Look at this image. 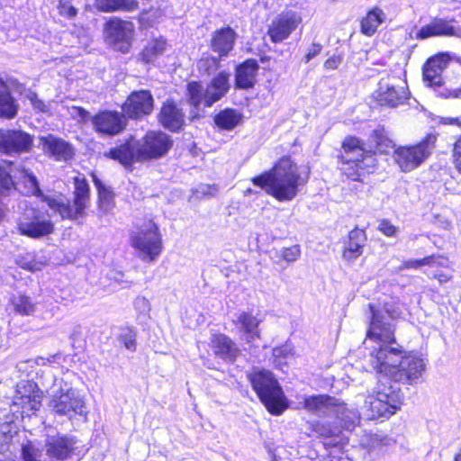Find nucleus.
Wrapping results in <instances>:
<instances>
[{"label":"nucleus","mask_w":461,"mask_h":461,"mask_svg":"<svg viewBox=\"0 0 461 461\" xmlns=\"http://www.w3.org/2000/svg\"><path fill=\"white\" fill-rule=\"evenodd\" d=\"M370 136L374 149H366L365 141L355 135H347L341 140L336 159L341 176L347 180L363 183L377 167V153L385 154L393 146L382 125L372 131Z\"/></svg>","instance_id":"1"},{"label":"nucleus","mask_w":461,"mask_h":461,"mask_svg":"<svg viewBox=\"0 0 461 461\" xmlns=\"http://www.w3.org/2000/svg\"><path fill=\"white\" fill-rule=\"evenodd\" d=\"M237 33L230 25L222 26L212 32L209 41L211 50L222 59L227 58L234 50Z\"/></svg>","instance_id":"29"},{"label":"nucleus","mask_w":461,"mask_h":461,"mask_svg":"<svg viewBox=\"0 0 461 461\" xmlns=\"http://www.w3.org/2000/svg\"><path fill=\"white\" fill-rule=\"evenodd\" d=\"M8 303L15 315L31 316L36 312L37 303L25 293L12 295Z\"/></svg>","instance_id":"38"},{"label":"nucleus","mask_w":461,"mask_h":461,"mask_svg":"<svg viewBox=\"0 0 461 461\" xmlns=\"http://www.w3.org/2000/svg\"><path fill=\"white\" fill-rule=\"evenodd\" d=\"M377 230L385 237L393 238L396 235L398 228L393 225L390 220L382 219L379 221Z\"/></svg>","instance_id":"50"},{"label":"nucleus","mask_w":461,"mask_h":461,"mask_svg":"<svg viewBox=\"0 0 461 461\" xmlns=\"http://www.w3.org/2000/svg\"><path fill=\"white\" fill-rule=\"evenodd\" d=\"M40 141L43 150L57 161L67 162L75 157L73 145L60 137L48 134L47 136L41 137Z\"/></svg>","instance_id":"31"},{"label":"nucleus","mask_w":461,"mask_h":461,"mask_svg":"<svg viewBox=\"0 0 461 461\" xmlns=\"http://www.w3.org/2000/svg\"><path fill=\"white\" fill-rule=\"evenodd\" d=\"M94 131L102 137H115L128 126L126 115L117 110H99L91 117Z\"/></svg>","instance_id":"16"},{"label":"nucleus","mask_w":461,"mask_h":461,"mask_svg":"<svg viewBox=\"0 0 461 461\" xmlns=\"http://www.w3.org/2000/svg\"><path fill=\"white\" fill-rule=\"evenodd\" d=\"M95 6L102 13H131L139 8L137 0H95Z\"/></svg>","instance_id":"37"},{"label":"nucleus","mask_w":461,"mask_h":461,"mask_svg":"<svg viewBox=\"0 0 461 461\" xmlns=\"http://www.w3.org/2000/svg\"><path fill=\"white\" fill-rule=\"evenodd\" d=\"M77 440L66 435L52 437L46 442L47 455L56 460L64 461L75 455Z\"/></svg>","instance_id":"32"},{"label":"nucleus","mask_w":461,"mask_h":461,"mask_svg":"<svg viewBox=\"0 0 461 461\" xmlns=\"http://www.w3.org/2000/svg\"><path fill=\"white\" fill-rule=\"evenodd\" d=\"M253 391L267 411L279 416L288 409L289 403L275 375L265 368L254 367L247 375Z\"/></svg>","instance_id":"5"},{"label":"nucleus","mask_w":461,"mask_h":461,"mask_svg":"<svg viewBox=\"0 0 461 461\" xmlns=\"http://www.w3.org/2000/svg\"><path fill=\"white\" fill-rule=\"evenodd\" d=\"M310 169L301 172L300 167L291 155L281 156L268 170L251 177V183L265 190L278 202L295 198L300 187L307 184Z\"/></svg>","instance_id":"3"},{"label":"nucleus","mask_w":461,"mask_h":461,"mask_svg":"<svg viewBox=\"0 0 461 461\" xmlns=\"http://www.w3.org/2000/svg\"><path fill=\"white\" fill-rule=\"evenodd\" d=\"M155 107V100L149 89L131 91L121 105V110L126 115V120L141 121L149 116Z\"/></svg>","instance_id":"14"},{"label":"nucleus","mask_w":461,"mask_h":461,"mask_svg":"<svg viewBox=\"0 0 461 461\" xmlns=\"http://www.w3.org/2000/svg\"><path fill=\"white\" fill-rule=\"evenodd\" d=\"M222 58L218 55L203 53L195 61V68L201 77H213L203 87L199 80H189L185 84V102L190 106V121L202 117L201 106L210 108L227 95L230 89V75L226 70H220Z\"/></svg>","instance_id":"2"},{"label":"nucleus","mask_w":461,"mask_h":461,"mask_svg":"<svg viewBox=\"0 0 461 461\" xmlns=\"http://www.w3.org/2000/svg\"><path fill=\"white\" fill-rule=\"evenodd\" d=\"M118 340L129 350L135 351L137 348L136 331L133 328L126 327L122 330Z\"/></svg>","instance_id":"45"},{"label":"nucleus","mask_w":461,"mask_h":461,"mask_svg":"<svg viewBox=\"0 0 461 461\" xmlns=\"http://www.w3.org/2000/svg\"><path fill=\"white\" fill-rule=\"evenodd\" d=\"M259 68L258 61L254 58L238 63L234 68V87L239 90L253 89L258 83Z\"/></svg>","instance_id":"28"},{"label":"nucleus","mask_w":461,"mask_h":461,"mask_svg":"<svg viewBox=\"0 0 461 461\" xmlns=\"http://www.w3.org/2000/svg\"><path fill=\"white\" fill-rule=\"evenodd\" d=\"M72 199H68L62 194L57 196L45 195L42 201L56 212L61 220L80 221L87 215L91 203L90 185L84 175L78 174L72 178Z\"/></svg>","instance_id":"4"},{"label":"nucleus","mask_w":461,"mask_h":461,"mask_svg":"<svg viewBox=\"0 0 461 461\" xmlns=\"http://www.w3.org/2000/svg\"><path fill=\"white\" fill-rule=\"evenodd\" d=\"M27 97L37 113H48L50 112L48 105L43 100L39 98L35 92H31Z\"/></svg>","instance_id":"51"},{"label":"nucleus","mask_w":461,"mask_h":461,"mask_svg":"<svg viewBox=\"0 0 461 461\" xmlns=\"http://www.w3.org/2000/svg\"><path fill=\"white\" fill-rule=\"evenodd\" d=\"M173 146L172 138L162 131H148L138 143L140 163L165 157Z\"/></svg>","instance_id":"13"},{"label":"nucleus","mask_w":461,"mask_h":461,"mask_svg":"<svg viewBox=\"0 0 461 461\" xmlns=\"http://www.w3.org/2000/svg\"><path fill=\"white\" fill-rule=\"evenodd\" d=\"M130 244L142 261L151 263L158 259L164 246L158 226L153 218L145 216L141 219L130 238Z\"/></svg>","instance_id":"6"},{"label":"nucleus","mask_w":461,"mask_h":461,"mask_svg":"<svg viewBox=\"0 0 461 461\" xmlns=\"http://www.w3.org/2000/svg\"><path fill=\"white\" fill-rule=\"evenodd\" d=\"M103 157L118 162L127 170H132L135 163L140 162L138 141L133 135L122 140L120 143L111 147L104 152Z\"/></svg>","instance_id":"21"},{"label":"nucleus","mask_w":461,"mask_h":461,"mask_svg":"<svg viewBox=\"0 0 461 461\" xmlns=\"http://www.w3.org/2000/svg\"><path fill=\"white\" fill-rule=\"evenodd\" d=\"M437 140L438 134L429 132L415 143L396 147L393 152L394 163L403 173L415 170L430 157Z\"/></svg>","instance_id":"7"},{"label":"nucleus","mask_w":461,"mask_h":461,"mask_svg":"<svg viewBox=\"0 0 461 461\" xmlns=\"http://www.w3.org/2000/svg\"><path fill=\"white\" fill-rule=\"evenodd\" d=\"M454 19L438 16L431 17L429 22L421 25L414 33L418 41H424L435 37H452L456 35L457 29L454 25Z\"/></svg>","instance_id":"25"},{"label":"nucleus","mask_w":461,"mask_h":461,"mask_svg":"<svg viewBox=\"0 0 461 461\" xmlns=\"http://www.w3.org/2000/svg\"><path fill=\"white\" fill-rule=\"evenodd\" d=\"M322 50V45L319 42H313L308 49L305 56H304V62L308 63L310 60H312L313 58L318 56Z\"/></svg>","instance_id":"53"},{"label":"nucleus","mask_w":461,"mask_h":461,"mask_svg":"<svg viewBox=\"0 0 461 461\" xmlns=\"http://www.w3.org/2000/svg\"><path fill=\"white\" fill-rule=\"evenodd\" d=\"M24 176L32 183V186L36 187L38 185L37 179L33 175L26 174Z\"/></svg>","instance_id":"57"},{"label":"nucleus","mask_w":461,"mask_h":461,"mask_svg":"<svg viewBox=\"0 0 461 461\" xmlns=\"http://www.w3.org/2000/svg\"><path fill=\"white\" fill-rule=\"evenodd\" d=\"M168 42L164 36L152 37L138 53L137 60L143 65L153 64L166 52Z\"/></svg>","instance_id":"33"},{"label":"nucleus","mask_w":461,"mask_h":461,"mask_svg":"<svg viewBox=\"0 0 461 461\" xmlns=\"http://www.w3.org/2000/svg\"><path fill=\"white\" fill-rule=\"evenodd\" d=\"M262 319L252 310L240 312L236 319L232 321L238 332L242 336L246 343L251 344L261 339L260 324Z\"/></svg>","instance_id":"26"},{"label":"nucleus","mask_w":461,"mask_h":461,"mask_svg":"<svg viewBox=\"0 0 461 461\" xmlns=\"http://www.w3.org/2000/svg\"><path fill=\"white\" fill-rule=\"evenodd\" d=\"M341 61L342 57L340 55H333L325 60L324 68L328 70L337 69Z\"/></svg>","instance_id":"54"},{"label":"nucleus","mask_w":461,"mask_h":461,"mask_svg":"<svg viewBox=\"0 0 461 461\" xmlns=\"http://www.w3.org/2000/svg\"><path fill=\"white\" fill-rule=\"evenodd\" d=\"M301 256V248L299 245H292L290 247L283 248L281 250V258L285 261L290 263L297 260Z\"/></svg>","instance_id":"48"},{"label":"nucleus","mask_w":461,"mask_h":461,"mask_svg":"<svg viewBox=\"0 0 461 461\" xmlns=\"http://www.w3.org/2000/svg\"><path fill=\"white\" fill-rule=\"evenodd\" d=\"M303 405L305 410L311 412H316L321 409L331 410L337 417H348L349 412L348 404L344 401L325 393L304 397Z\"/></svg>","instance_id":"24"},{"label":"nucleus","mask_w":461,"mask_h":461,"mask_svg":"<svg viewBox=\"0 0 461 461\" xmlns=\"http://www.w3.org/2000/svg\"><path fill=\"white\" fill-rule=\"evenodd\" d=\"M398 81V84L379 82L374 94V99L378 105L394 108L403 104L409 99L410 92L406 81L402 78Z\"/></svg>","instance_id":"19"},{"label":"nucleus","mask_w":461,"mask_h":461,"mask_svg":"<svg viewBox=\"0 0 461 461\" xmlns=\"http://www.w3.org/2000/svg\"><path fill=\"white\" fill-rule=\"evenodd\" d=\"M16 229L22 236L41 239L54 232L55 226L48 215L35 207H26L16 221Z\"/></svg>","instance_id":"12"},{"label":"nucleus","mask_w":461,"mask_h":461,"mask_svg":"<svg viewBox=\"0 0 461 461\" xmlns=\"http://www.w3.org/2000/svg\"><path fill=\"white\" fill-rule=\"evenodd\" d=\"M22 457L23 461H35L34 450L31 443L22 446Z\"/></svg>","instance_id":"55"},{"label":"nucleus","mask_w":461,"mask_h":461,"mask_svg":"<svg viewBox=\"0 0 461 461\" xmlns=\"http://www.w3.org/2000/svg\"><path fill=\"white\" fill-rule=\"evenodd\" d=\"M402 403L403 395L401 389L381 379L377 389L366 401L370 420H387L400 410Z\"/></svg>","instance_id":"8"},{"label":"nucleus","mask_w":461,"mask_h":461,"mask_svg":"<svg viewBox=\"0 0 461 461\" xmlns=\"http://www.w3.org/2000/svg\"><path fill=\"white\" fill-rule=\"evenodd\" d=\"M157 119L164 129L171 132H179L185 125V113L173 98L161 104Z\"/></svg>","instance_id":"22"},{"label":"nucleus","mask_w":461,"mask_h":461,"mask_svg":"<svg viewBox=\"0 0 461 461\" xmlns=\"http://www.w3.org/2000/svg\"><path fill=\"white\" fill-rule=\"evenodd\" d=\"M17 265L24 270L30 271V272H36L41 269L42 263L40 261H37L34 258L29 259L25 257H22L17 260Z\"/></svg>","instance_id":"49"},{"label":"nucleus","mask_w":461,"mask_h":461,"mask_svg":"<svg viewBox=\"0 0 461 461\" xmlns=\"http://www.w3.org/2000/svg\"><path fill=\"white\" fill-rule=\"evenodd\" d=\"M438 258H440V257H434L430 254L420 258L406 259L400 264L398 270L420 269L422 267L429 266V264L434 262L433 260Z\"/></svg>","instance_id":"44"},{"label":"nucleus","mask_w":461,"mask_h":461,"mask_svg":"<svg viewBox=\"0 0 461 461\" xmlns=\"http://www.w3.org/2000/svg\"><path fill=\"white\" fill-rule=\"evenodd\" d=\"M71 109L74 111L75 113H72V116L73 117H77L78 118V122H82V123H86L87 121H91V115L89 113V112L85 109L84 107L82 106H77V105H73L71 107Z\"/></svg>","instance_id":"52"},{"label":"nucleus","mask_w":461,"mask_h":461,"mask_svg":"<svg viewBox=\"0 0 461 461\" xmlns=\"http://www.w3.org/2000/svg\"><path fill=\"white\" fill-rule=\"evenodd\" d=\"M135 26L131 21L119 16L109 17L103 24V38L113 50L128 54L133 48Z\"/></svg>","instance_id":"9"},{"label":"nucleus","mask_w":461,"mask_h":461,"mask_svg":"<svg viewBox=\"0 0 461 461\" xmlns=\"http://www.w3.org/2000/svg\"><path fill=\"white\" fill-rule=\"evenodd\" d=\"M431 256L440 257V258L435 259L433 260L434 262L429 264L428 267L436 268L432 272L430 278L436 280L439 285L450 282L453 279L454 268L449 258L444 254H431Z\"/></svg>","instance_id":"36"},{"label":"nucleus","mask_w":461,"mask_h":461,"mask_svg":"<svg viewBox=\"0 0 461 461\" xmlns=\"http://www.w3.org/2000/svg\"><path fill=\"white\" fill-rule=\"evenodd\" d=\"M385 19L386 14L383 9L379 6H373L360 20V32L367 37L373 36Z\"/></svg>","instance_id":"35"},{"label":"nucleus","mask_w":461,"mask_h":461,"mask_svg":"<svg viewBox=\"0 0 461 461\" xmlns=\"http://www.w3.org/2000/svg\"><path fill=\"white\" fill-rule=\"evenodd\" d=\"M243 113L235 108L220 110L213 116V124L221 131H231L243 122Z\"/></svg>","instance_id":"34"},{"label":"nucleus","mask_w":461,"mask_h":461,"mask_svg":"<svg viewBox=\"0 0 461 461\" xmlns=\"http://www.w3.org/2000/svg\"><path fill=\"white\" fill-rule=\"evenodd\" d=\"M379 369L390 374V381L413 384L425 370V364L421 357L409 352L402 356L398 364L381 362Z\"/></svg>","instance_id":"10"},{"label":"nucleus","mask_w":461,"mask_h":461,"mask_svg":"<svg viewBox=\"0 0 461 461\" xmlns=\"http://www.w3.org/2000/svg\"><path fill=\"white\" fill-rule=\"evenodd\" d=\"M367 242V234L364 228L354 227L347 234L341 255L347 262H354L364 253Z\"/></svg>","instance_id":"30"},{"label":"nucleus","mask_w":461,"mask_h":461,"mask_svg":"<svg viewBox=\"0 0 461 461\" xmlns=\"http://www.w3.org/2000/svg\"><path fill=\"white\" fill-rule=\"evenodd\" d=\"M303 25L301 11L286 7L275 15L267 28V35L273 44H279L288 40Z\"/></svg>","instance_id":"11"},{"label":"nucleus","mask_w":461,"mask_h":461,"mask_svg":"<svg viewBox=\"0 0 461 461\" xmlns=\"http://www.w3.org/2000/svg\"><path fill=\"white\" fill-rule=\"evenodd\" d=\"M33 146V137L19 129L0 128V153L20 155L30 152Z\"/></svg>","instance_id":"18"},{"label":"nucleus","mask_w":461,"mask_h":461,"mask_svg":"<svg viewBox=\"0 0 461 461\" xmlns=\"http://www.w3.org/2000/svg\"><path fill=\"white\" fill-rule=\"evenodd\" d=\"M18 112V104L12 96L7 84L0 77V117L13 119Z\"/></svg>","instance_id":"39"},{"label":"nucleus","mask_w":461,"mask_h":461,"mask_svg":"<svg viewBox=\"0 0 461 461\" xmlns=\"http://www.w3.org/2000/svg\"><path fill=\"white\" fill-rule=\"evenodd\" d=\"M402 354V349L401 348H384L382 347L377 348L372 354V356L374 357L373 366L377 373L384 375V380H382L383 382H387V384H391L392 381H390V374L389 373L379 369V364L381 362L396 364L395 361L391 358V355L401 356Z\"/></svg>","instance_id":"40"},{"label":"nucleus","mask_w":461,"mask_h":461,"mask_svg":"<svg viewBox=\"0 0 461 461\" xmlns=\"http://www.w3.org/2000/svg\"><path fill=\"white\" fill-rule=\"evenodd\" d=\"M263 69L266 71H272V69L270 68H267V67H264Z\"/></svg>","instance_id":"58"},{"label":"nucleus","mask_w":461,"mask_h":461,"mask_svg":"<svg viewBox=\"0 0 461 461\" xmlns=\"http://www.w3.org/2000/svg\"><path fill=\"white\" fill-rule=\"evenodd\" d=\"M452 61L448 52H438L430 56L422 65V80L429 87L446 85L443 73Z\"/></svg>","instance_id":"20"},{"label":"nucleus","mask_w":461,"mask_h":461,"mask_svg":"<svg viewBox=\"0 0 461 461\" xmlns=\"http://www.w3.org/2000/svg\"><path fill=\"white\" fill-rule=\"evenodd\" d=\"M371 316L366 338L379 345L396 343L395 325L373 303L368 304Z\"/></svg>","instance_id":"15"},{"label":"nucleus","mask_w":461,"mask_h":461,"mask_svg":"<svg viewBox=\"0 0 461 461\" xmlns=\"http://www.w3.org/2000/svg\"><path fill=\"white\" fill-rule=\"evenodd\" d=\"M150 11L151 8L143 9L137 16V21L141 30H148L156 24V19L149 15Z\"/></svg>","instance_id":"47"},{"label":"nucleus","mask_w":461,"mask_h":461,"mask_svg":"<svg viewBox=\"0 0 461 461\" xmlns=\"http://www.w3.org/2000/svg\"><path fill=\"white\" fill-rule=\"evenodd\" d=\"M310 429L321 438H331L338 436L335 427L329 421H313L310 424Z\"/></svg>","instance_id":"43"},{"label":"nucleus","mask_w":461,"mask_h":461,"mask_svg":"<svg viewBox=\"0 0 461 461\" xmlns=\"http://www.w3.org/2000/svg\"><path fill=\"white\" fill-rule=\"evenodd\" d=\"M43 392L34 383H27L18 388L13 400V406L21 416L35 414L41 408Z\"/></svg>","instance_id":"17"},{"label":"nucleus","mask_w":461,"mask_h":461,"mask_svg":"<svg viewBox=\"0 0 461 461\" xmlns=\"http://www.w3.org/2000/svg\"><path fill=\"white\" fill-rule=\"evenodd\" d=\"M209 346L214 357L225 362L234 363L241 355L238 344L225 333H212Z\"/></svg>","instance_id":"27"},{"label":"nucleus","mask_w":461,"mask_h":461,"mask_svg":"<svg viewBox=\"0 0 461 461\" xmlns=\"http://www.w3.org/2000/svg\"><path fill=\"white\" fill-rule=\"evenodd\" d=\"M273 59V58L269 55H267L265 53H260L258 55V62L264 64V63H267V62H269Z\"/></svg>","instance_id":"56"},{"label":"nucleus","mask_w":461,"mask_h":461,"mask_svg":"<svg viewBox=\"0 0 461 461\" xmlns=\"http://www.w3.org/2000/svg\"><path fill=\"white\" fill-rule=\"evenodd\" d=\"M49 406L55 414L72 418L82 414L84 401L71 391L59 390L52 395Z\"/></svg>","instance_id":"23"},{"label":"nucleus","mask_w":461,"mask_h":461,"mask_svg":"<svg viewBox=\"0 0 461 461\" xmlns=\"http://www.w3.org/2000/svg\"><path fill=\"white\" fill-rule=\"evenodd\" d=\"M57 9L59 15L68 19H73L77 15V9L66 0H59Z\"/></svg>","instance_id":"46"},{"label":"nucleus","mask_w":461,"mask_h":461,"mask_svg":"<svg viewBox=\"0 0 461 461\" xmlns=\"http://www.w3.org/2000/svg\"><path fill=\"white\" fill-rule=\"evenodd\" d=\"M452 76L446 77V97H461V61L452 68Z\"/></svg>","instance_id":"42"},{"label":"nucleus","mask_w":461,"mask_h":461,"mask_svg":"<svg viewBox=\"0 0 461 461\" xmlns=\"http://www.w3.org/2000/svg\"><path fill=\"white\" fill-rule=\"evenodd\" d=\"M90 176L96 188L98 207L106 210L113 206L115 197L113 191L98 178L95 172L92 171Z\"/></svg>","instance_id":"41"}]
</instances>
